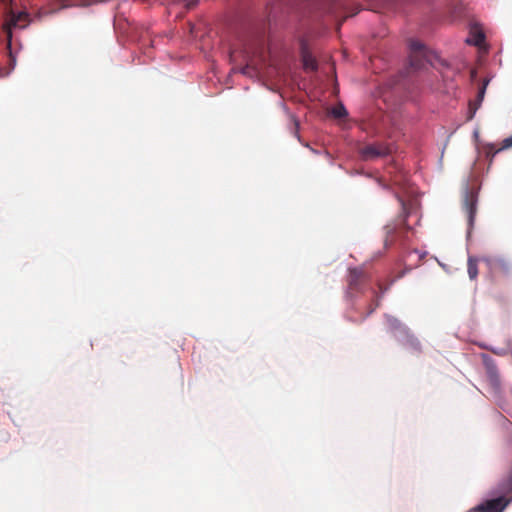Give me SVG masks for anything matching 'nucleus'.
Masks as SVG:
<instances>
[{
	"instance_id": "obj_1",
	"label": "nucleus",
	"mask_w": 512,
	"mask_h": 512,
	"mask_svg": "<svg viewBox=\"0 0 512 512\" xmlns=\"http://www.w3.org/2000/svg\"><path fill=\"white\" fill-rule=\"evenodd\" d=\"M497 498L486 500L468 512H503L512 501V471L500 485Z\"/></svg>"
},
{
	"instance_id": "obj_2",
	"label": "nucleus",
	"mask_w": 512,
	"mask_h": 512,
	"mask_svg": "<svg viewBox=\"0 0 512 512\" xmlns=\"http://www.w3.org/2000/svg\"><path fill=\"white\" fill-rule=\"evenodd\" d=\"M477 203L478 191L474 188H469L466 186L463 193L462 208L467 215L469 229H472L474 225L475 215L477 212Z\"/></svg>"
},
{
	"instance_id": "obj_3",
	"label": "nucleus",
	"mask_w": 512,
	"mask_h": 512,
	"mask_svg": "<svg viewBox=\"0 0 512 512\" xmlns=\"http://www.w3.org/2000/svg\"><path fill=\"white\" fill-rule=\"evenodd\" d=\"M410 48V66L414 69H421L424 67L425 62H430V54L427 48L417 40L409 41Z\"/></svg>"
},
{
	"instance_id": "obj_4",
	"label": "nucleus",
	"mask_w": 512,
	"mask_h": 512,
	"mask_svg": "<svg viewBox=\"0 0 512 512\" xmlns=\"http://www.w3.org/2000/svg\"><path fill=\"white\" fill-rule=\"evenodd\" d=\"M386 322L389 332L401 342L413 344L416 339L410 333L409 329L396 317L386 316Z\"/></svg>"
},
{
	"instance_id": "obj_5",
	"label": "nucleus",
	"mask_w": 512,
	"mask_h": 512,
	"mask_svg": "<svg viewBox=\"0 0 512 512\" xmlns=\"http://www.w3.org/2000/svg\"><path fill=\"white\" fill-rule=\"evenodd\" d=\"M390 153L391 148L385 143L369 144L359 149V154L365 161L387 156Z\"/></svg>"
},
{
	"instance_id": "obj_6",
	"label": "nucleus",
	"mask_w": 512,
	"mask_h": 512,
	"mask_svg": "<svg viewBox=\"0 0 512 512\" xmlns=\"http://www.w3.org/2000/svg\"><path fill=\"white\" fill-rule=\"evenodd\" d=\"M489 83V79H484L482 85L479 87L478 94L475 100L469 102V114L468 120L473 119L476 111L481 106V103L484 99L487 85Z\"/></svg>"
},
{
	"instance_id": "obj_7",
	"label": "nucleus",
	"mask_w": 512,
	"mask_h": 512,
	"mask_svg": "<svg viewBox=\"0 0 512 512\" xmlns=\"http://www.w3.org/2000/svg\"><path fill=\"white\" fill-rule=\"evenodd\" d=\"M29 21V14L27 12H18L15 13L13 10L10 12V18L8 21L9 29L11 27L15 28H25Z\"/></svg>"
},
{
	"instance_id": "obj_8",
	"label": "nucleus",
	"mask_w": 512,
	"mask_h": 512,
	"mask_svg": "<svg viewBox=\"0 0 512 512\" xmlns=\"http://www.w3.org/2000/svg\"><path fill=\"white\" fill-rule=\"evenodd\" d=\"M467 270H468V275H469L471 280H474V279L477 278V276H478V264H477V260L475 258H473V257H469L468 258Z\"/></svg>"
},
{
	"instance_id": "obj_9",
	"label": "nucleus",
	"mask_w": 512,
	"mask_h": 512,
	"mask_svg": "<svg viewBox=\"0 0 512 512\" xmlns=\"http://www.w3.org/2000/svg\"><path fill=\"white\" fill-rule=\"evenodd\" d=\"M487 369H488V374H489L491 383L495 386H498L499 385V376H498L496 367L494 365L488 364Z\"/></svg>"
},
{
	"instance_id": "obj_10",
	"label": "nucleus",
	"mask_w": 512,
	"mask_h": 512,
	"mask_svg": "<svg viewBox=\"0 0 512 512\" xmlns=\"http://www.w3.org/2000/svg\"><path fill=\"white\" fill-rule=\"evenodd\" d=\"M494 269H499L505 273H508L510 270V264L505 259H496L493 262Z\"/></svg>"
},
{
	"instance_id": "obj_11",
	"label": "nucleus",
	"mask_w": 512,
	"mask_h": 512,
	"mask_svg": "<svg viewBox=\"0 0 512 512\" xmlns=\"http://www.w3.org/2000/svg\"><path fill=\"white\" fill-rule=\"evenodd\" d=\"M331 113L335 118H343L348 114L346 108L342 104L333 107Z\"/></svg>"
},
{
	"instance_id": "obj_12",
	"label": "nucleus",
	"mask_w": 512,
	"mask_h": 512,
	"mask_svg": "<svg viewBox=\"0 0 512 512\" xmlns=\"http://www.w3.org/2000/svg\"><path fill=\"white\" fill-rule=\"evenodd\" d=\"M427 252H420L419 250H413L409 253L408 257H411L412 255H417V261L407 269V271H410L413 267H417L421 261L425 258Z\"/></svg>"
},
{
	"instance_id": "obj_13",
	"label": "nucleus",
	"mask_w": 512,
	"mask_h": 512,
	"mask_svg": "<svg viewBox=\"0 0 512 512\" xmlns=\"http://www.w3.org/2000/svg\"><path fill=\"white\" fill-rule=\"evenodd\" d=\"M361 276H362V272L361 271H359L357 269L350 270L349 285L351 287L356 285L357 281L361 278Z\"/></svg>"
},
{
	"instance_id": "obj_14",
	"label": "nucleus",
	"mask_w": 512,
	"mask_h": 512,
	"mask_svg": "<svg viewBox=\"0 0 512 512\" xmlns=\"http://www.w3.org/2000/svg\"><path fill=\"white\" fill-rule=\"evenodd\" d=\"M400 202H401V206H402V209H403V213L405 214L404 215V219L401 222V228L400 229L403 228L405 231H409L411 228L408 225L407 219H406L407 216H408L407 207H406V204L404 203V201L400 200Z\"/></svg>"
},
{
	"instance_id": "obj_15",
	"label": "nucleus",
	"mask_w": 512,
	"mask_h": 512,
	"mask_svg": "<svg viewBox=\"0 0 512 512\" xmlns=\"http://www.w3.org/2000/svg\"><path fill=\"white\" fill-rule=\"evenodd\" d=\"M290 118H291V122L293 124V135L295 137H297L298 139H300V135H299V121L293 116V115H290Z\"/></svg>"
},
{
	"instance_id": "obj_16",
	"label": "nucleus",
	"mask_w": 512,
	"mask_h": 512,
	"mask_svg": "<svg viewBox=\"0 0 512 512\" xmlns=\"http://www.w3.org/2000/svg\"><path fill=\"white\" fill-rule=\"evenodd\" d=\"M379 305H380V296H376V299L373 301V303L370 304L369 310H368L367 314L365 315V317H363V319H365L368 315L373 313L376 310V308L379 307Z\"/></svg>"
},
{
	"instance_id": "obj_17",
	"label": "nucleus",
	"mask_w": 512,
	"mask_h": 512,
	"mask_svg": "<svg viewBox=\"0 0 512 512\" xmlns=\"http://www.w3.org/2000/svg\"><path fill=\"white\" fill-rule=\"evenodd\" d=\"M511 147H512V135H511L510 137H508V138H506V139H504V140L502 141V146H501V148H499L498 150H496V151L494 152V154H495V153H497V152H499V151H501V150H503V149H507V148H511Z\"/></svg>"
},
{
	"instance_id": "obj_18",
	"label": "nucleus",
	"mask_w": 512,
	"mask_h": 512,
	"mask_svg": "<svg viewBox=\"0 0 512 512\" xmlns=\"http://www.w3.org/2000/svg\"><path fill=\"white\" fill-rule=\"evenodd\" d=\"M304 65L306 68H310L312 70L317 68V65L314 60L305 58Z\"/></svg>"
},
{
	"instance_id": "obj_19",
	"label": "nucleus",
	"mask_w": 512,
	"mask_h": 512,
	"mask_svg": "<svg viewBox=\"0 0 512 512\" xmlns=\"http://www.w3.org/2000/svg\"><path fill=\"white\" fill-rule=\"evenodd\" d=\"M485 39V36L483 33L479 32L475 35V40H474V44L475 45H480Z\"/></svg>"
},
{
	"instance_id": "obj_20",
	"label": "nucleus",
	"mask_w": 512,
	"mask_h": 512,
	"mask_svg": "<svg viewBox=\"0 0 512 512\" xmlns=\"http://www.w3.org/2000/svg\"><path fill=\"white\" fill-rule=\"evenodd\" d=\"M378 287L382 294L388 290V287H383L382 283H380V282L378 283Z\"/></svg>"
},
{
	"instance_id": "obj_21",
	"label": "nucleus",
	"mask_w": 512,
	"mask_h": 512,
	"mask_svg": "<svg viewBox=\"0 0 512 512\" xmlns=\"http://www.w3.org/2000/svg\"><path fill=\"white\" fill-rule=\"evenodd\" d=\"M387 230L388 235H392V233H394V228H390L389 226H387Z\"/></svg>"
},
{
	"instance_id": "obj_22",
	"label": "nucleus",
	"mask_w": 512,
	"mask_h": 512,
	"mask_svg": "<svg viewBox=\"0 0 512 512\" xmlns=\"http://www.w3.org/2000/svg\"><path fill=\"white\" fill-rule=\"evenodd\" d=\"M197 0H189L188 3H187V6L188 7H191L193 4L196 3Z\"/></svg>"
},
{
	"instance_id": "obj_23",
	"label": "nucleus",
	"mask_w": 512,
	"mask_h": 512,
	"mask_svg": "<svg viewBox=\"0 0 512 512\" xmlns=\"http://www.w3.org/2000/svg\"><path fill=\"white\" fill-rule=\"evenodd\" d=\"M405 272H406V271H402V272H400V273H399V275L397 276V278L399 279V278L403 277V276H404V274H405Z\"/></svg>"
}]
</instances>
